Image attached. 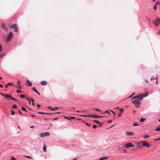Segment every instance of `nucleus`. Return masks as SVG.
I'll return each mask as SVG.
<instances>
[{
	"label": "nucleus",
	"mask_w": 160,
	"mask_h": 160,
	"mask_svg": "<svg viewBox=\"0 0 160 160\" xmlns=\"http://www.w3.org/2000/svg\"><path fill=\"white\" fill-rule=\"evenodd\" d=\"M148 93H145V95H143V94H141L139 95L136 96L134 97H133L132 98V99H135L138 98V99H139L140 100H142L143 98V97H145L148 96Z\"/></svg>",
	"instance_id": "nucleus-1"
},
{
	"label": "nucleus",
	"mask_w": 160,
	"mask_h": 160,
	"mask_svg": "<svg viewBox=\"0 0 160 160\" xmlns=\"http://www.w3.org/2000/svg\"><path fill=\"white\" fill-rule=\"evenodd\" d=\"M141 143H142V145L144 147H146L147 148H149L150 147V145L146 142L142 141L137 143V144L138 145H140Z\"/></svg>",
	"instance_id": "nucleus-2"
},
{
	"label": "nucleus",
	"mask_w": 160,
	"mask_h": 160,
	"mask_svg": "<svg viewBox=\"0 0 160 160\" xmlns=\"http://www.w3.org/2000/svg\"><path fill=\"white\" fill-rule=\"evenodd\" d=\"M141 100H140L139 99H138L132 101V102L135 105L136 107L138 108L140 105V102Z\"/></svg>",
	"instance_id": "nucleus-3"
},
{
	"label": "nucleus",
	"mask_w": 160,
	"mask_h": 160,
	"mask_svg": "<svg viewBox=\"0 0 160 160\" xmlns=\"http://www.w3.org/2000/svg\"><path fill=\"white\" fill-rule=\"evenodd\" d=\"M0 95L3 97H4L8 98V99H11L12 100H15L16 99L14 98H12V96L8 94H5L2 93H0Z\"/></svg>",
	"instance_id": "nucleus-4"
},
{
	"label": "nucleus",
	"mask_w": 160,
	"mask_h": 160,
	"mask_svg": "<svg viewBox=\"0 0 160 160\" xmlns=\"http://www.w3.org/2000/svg\"><path fill=\"white\" fill-rule=\"evenodd\" d=\"M12 32H10L8 35L7 36L6 39L7 42H8L10 41V40L12 37Z\"/></svg>",
	"instance_id": "nucleus-5"
},
{
	"label": "nucleus",
	"mask_w": 160,
	"mask_h": 160,
	"mask_svg": "<svg viewBox=\"0 0 160 160\" xmlns=\"http://www.w3.org/2000/svg\"><path fill=\"white\" fill-rule=\"evenodd\" d=\"M125 134L127 136H131L134 135V133L132 132L127 131L125 132Z\"/></svg>",
	"instance_id": "nucleus-6"
},
{
	"label": "nucleus",
	"mask_w": 160,
	"mask_h": 160,
	"mask_svg": "<svg viewBox=\"0 0 160 160\" xmlns=\"http://www.w3.org/2000/svg\"><path fill=\"white\" fill-rule=\"evenodd\" d=\"M50 133L49 132H43L40 134V135L41 137H44L46 136H49Z\"/></svg>",
	"instance_id": "nucleus-7"
},
{
	"label": "nucleus",
	"mask_w": 160,
	"mask_h": 160,
	"mask_svg": "<svg viewBox=\"0 0 160 160\" xmlns=\"http://www.w3.org/2000/svg\"><path fill=\"white\" fill-rule=\"evenodd\" d=\"M134 146L131 143H128L126 144L125 145V147L126 148H128L130 147H134Z\"/></svg>",
	"instance_id": "nucleus-8"
},
{
	"label": "nucleus",
	"mask_w": 160,
	"mask_h": 160,
	"mask_svg": "<svg viewBox=\"0 0 160 160\" xmlns=\"http://www.w3.org/2000/svg\"><path fill=\"white\" fill-rule=\"evenodd\" d=\"M91 117H92L93 118H103V116H97V115H91Z\"/></svg>",
	"instance_id": "nucleus-9"
},
{
	"label": "nucleus",
	"mask_w": 160,
	"mask_h": 160,
	"mask_svg": "<svg viewBox=\"0 0 160 160\" xmlns=\"http://www.w3.org/2000/svg\"><path fill=\"white\" fill-rule=\"evenodd\" d=\"M40 84L42 85L45 86L47 84V82L45 81H43L40 82Z\"/></svg>",
	"instance_id": "nucleus-10"
},
{
	"label": "nucleus",
	"mask_w": 160,
	"mask_h": 160,
	"mask_svg": "<svg viewBox=\"0 0 160 160\" xmlns=\"http://www.w3.org/2000/svg\"><path fill=\"white\" fill-rule=\"evenodd\" d=\"M26 83L28 84V85L29 86H32V83L30 82L29 80H27L26 81Z\"/></svg>",
	"instance_id": "nucleus-11"
},
{
	"label": "nucleus",
	"mask_w": 160,
	"mask_h": 160,
	"mask_svg": "<svg viewBox=\"0 0 160 160\" xmlns=\"http://www.w3.org/2000/svg\"><path fill=\"white\" fill-rule=\"evenodd\" d=\"M9 26L11 28H14L17 26V25L16 24H13L10 25Z\"/></svg>",
	"instance_id": "nucleus-12"
},
{
	"label": "nucleus",
	"mask_w": 160,
	"mask_h": 160,
	"mask_svg": "<svg viewBox=\"0 0 160 160\" xmlns=\"http://www.w3.org/2000/svg\"><path fill=\"white\" fill-rule=\"evenodd\" d=\"M80 116L82 117H86V118H90L91 117V115H80Z\"/></svg>",
	"instance_id": "nucleus-13"
},
{
	"label": "nucleus",
	"mask_w": 160,
	"mask_h": 160,
	"mask_svg": "<svg viewBox=\"0 0 160 160\" xmlns=\"http://www.w3.org/2000/svg\"><path fill=\"white\" fill-rule=\"evenodd\" d=\"M159 22H157L156 21V20L153 22V23L155 25V26L157 27L159 25Z\"/></svg>",
	"instance_id": "nucleus-14"
},
{
	"label": "nucleus",
	"mask_w": 160,
	"mask_h": 160,
	"mask_svg": "<svg viewBox=\"0 0 160 160\" xmlns=\"http://www.w3.org/2000/svg\"><path fill=\"white\" fill-rule=\"evenodd\" d=\"M43 151L46 152L47 151V146L45 145H44L43 147Z\"/></svg>",
	"instance_id": "nucleus-15"
},
{
	"label": "nucleus",
	"mask_w": 160,
	"mask_h": 160,
	"mask_svg": "<svg viewBox=\"0 0 160 160\" xmlns=\"http://www.w3.org/2000/svg\"><path fill=\"white\" fill-rule=\"evenodd\" d=\"M17 108V106L16 104H13L12 105V109L16 108Z\"/></svg>",
	"instance_id": "nucleus-16"
},
{
	"label": "nucleus",
	"mask_w": 160,
	"mask_h": 160,
	"mask_svg": "<svg viewBox=\"0 0 160 160\" xmlns=\"http://www.w3.org/2000/svg\"><path fill=\"white\" fill-rule=\"evenodd\" d=\"M32 90L35 92H37L38 91L35 88V87H33L32 88Z\"/></svg>",
	"instance_id": "nucleus-17"
},
{
	"label": "nucleus",
	"mask_w": 160,
	"mask_h": 160,
	"mask_svg": "<svg viewBox=\"0 0 160 160\" xmlns=\"http://www.w3.org/2000/svg\"><path fill=\"white\" fill-rule=\"evenodd\" d=\"M157 79V77H153L151 78V80H154V79Z\"/></svg>",
	"instance_id": "nucleus-18"
},
{
	"label": "nucleus",
	"mask_w": 160,
	"mask_h": 160,
	"mask_svg": "<svg viewBox=\"0 0 160 160\" xmlns=\"http://www.w3.org/2000/svg\"><path fill=\"white\" fill-rule=\"evenodd\" d=\"M93 121L94 122L96 123H97L98 124H100V123L98 121H97V120H94Z\"/></svg>",
	"instance_id": "nucleus-19"
},
{
	"label": "nucleus",
	"mask_w": 160,
	"mask_h": 160,
	"mask_svg": "<svg viewBox=\"0 0 160 160\" xmlns=\"http://www.w3.org/2000/svg\"><path fill=\"white\" fill-rule=\"evenodd\" d=\"M2 46L1 43H0V52H1L2 51Z\"/></svg>",
	"instance_id": "nucleus-20"
},
{
	"label": "nucleus",
	"mask_w": 160,
	"mask_h": 160,
	"mask_svg": "<svg viewBox=\"0 0 160 160\" xmlns=\"http://www.w3.org/2000/svg\"><path fill=\"white\" fill-rule=\"evenodd\" d=\"M14 29L15 32H17L18 31V28L17 26Z\"/></svg>",
	"instance_id": "nucleus-21"
},
{
	"label": "nucleus",
	"mask_w": 160,
	"mask_h": 160,
	"mask_svg": "<svg viewBox=\"0 0 160 160\" xmlns=\"http://www.w3.org/2000/svg\"><path fill=\"white\" fill-rule=\"evenodd\" d=\"M133 125L134 126H136L139 125L138 124L137 122H134L133 123Z\"/></svg>",
	"instance_id": "nucleus-22"
},
{
	"label": "nucleus",
	"mask_w": 160,
	"mask_h": 160,
	"mask_svg": "<svg viewBox=\"0 0 160 160\" xmlns=\"http://www.w3.org/2000/svg\"><path fill=\"white\" fill-rule=\"evenodd\" d=\"M15 112L14 111H13L12 110L11 111V115H13L15 114Z\"/></svg>",
	"instance_id": "nucleus-23"
},
{
	"label": "nucleus",
	"mask_w": 160,
	"mask_h": 160,
	"mask_svg": "<svg viewBox=\"0 0 160 160\" xmlns=\"http://www.w3.org/2000/svg\"><path fill=\"white\" fill-rule=\"evenodd\" d=\"M11 160H16V158H14L13 156H11Z\"/></svg>",
	"instance_id": "nucleus-24"
},
{
	"label": "nucleus",
	"mask_w": 160,
	"mask_h": 160,
	"mask_svg": "<svg viewBox=\"0 0 160 160\" xmlns=\"http://www.w3.org/2000/svg\"><path fill=\"white\" fill-rule=\"evenodd\" d=\"M20 97L21 98H23L25 97V96L24 95H20Z\"/></svg>",
	"instance_id": "nucleus-25"
},
{
	"label": "nucleus",
	"mask_w": 160,
	"mask_h": 160,
	"mask_svg": "<svg viewBox=\"0 0 160 160\" xmlns=\"http://www.w3.org/2000/svg\"><path fill=\"white\" fill-rule=\"evenodd\" d=\"M145 120V119H144L143 118H142L140 119V122H143Z\"/></svg>",
	"instance_id": "nucleus-26"
},
{
	"label": "nucleus",
	"mask_w": 160,
	"mask_h": 160,
	"mask_svg": "<svg viewBox=\"0 0 160 160\" xmlns=\"http://www.w3.org/2000/svg\"><path fill=\"white\" fill-rule=\"evenodd\" d=\"M22 109L23 111H25V112H27L26 109L23 107H22Z\"/></svg>",
	"instance_id": "nucleus-27"
},
{
	"label": "nucleus",
	"mask_w": 160,
	"mask_h": 160,
	"mask_svg": "<svg viewBox=\"0 0 160 160\" xmlns=\"http://www.w3.org/2000/svg\"><path fill=\"white\" fill-rule=\"evenodd\" d=\"M119 111L121 113H122L123 111V109H121L119 110Z\"/></svg>",
	"instance_id": "nucleus-28"
},
{
	"label": "nucleus",
	"mask_w": 160,
	"mask_h": 160,
	"mask_svg": "<svg viewBox=\"0 0 160 160\" xmlns=\"http://www.w3.org/2000/svg\"><path fill=\"white\" fill-rule=\"evenodd\" d=\"M149 137V135H145V136H144V138H148Z\"/></svg>",
	"instance_id": "nucleus-29"
},
{
	"label": "nucleus",
	"mask_w": 160,
	"mask_h": 160,
	"mask_svg": "<svg viewBox=\"0 0 160 160\" xmlns=\"http://www.w3.org/2000/svg\"><path fill=\"white\" fill-rule=\"evenodd\" d=\"M24 157L30 159H31L32 158L31 157L28 156H25Z\"/></svg>",
	"instance_id": "nucleus-30"
},
{
	"label": "nucleus",
	"mask_w": 160,
	"mask_h": 160,
	"mask_svg": "<svg viewBox=\"0 0 160 160\" xmlns=\"http://www.w3.org/2000/svg\"><path fill=\"white\" fill-rule=\"evenodd\" d=\"M156 131H160V127H159L158 128L156 129Z\"/></svg>",
	"instance_id": "nucleus-31"
},
{
	"label": "nucleus",
	"mask_w": 160,
	"mask_h": 160,
	"mask_svg": "<svg viewBox=\"0 0 160 160\" xmlns=\"http://www.w3.org/2000/svg\"><path fill=\"white\" fill-rule=\"evenodd\" d=\"M102 158H103V160L104 159H107L108 158V157H102Z\"/></svg>",
	"instance_id": "nucleus-32"
},
{
	"label": "nucleus",
	"mask_w": 160,
	"mask_h": 160,
	"mask_svg": "<svg viewBox=\"0 0 160 160\" xmlns=\"http://www.w3.org/2000/svg\"><path fill=\"white\" fill-rule=\"evenodd\" d=\"M123 152L124 153H127V151L125 149H124L123 150Z\"/></svg>",
	"instance_id": "nucleus-33"
},
{
	"label": "nucleus",
	"mask_w": 160,
	"mask_h": 160,
	"mask_svg": "<svg viewBox=\"0 0 160 160\" xmlns=\"http://www.w3.org/2000/svg\"><path fill=\"white\" fill-rule=\"evenodd\" d=\"M70 119V120H71V119H74L75 118V117H70L69 118Z\"/></svg>",
	"instance_id": "nucleus-34"
},
{
	"label": "nucleus",
	"mask_w": 160,
	"mask_h": 160,
	"mask_svg": "<svg viewBox=\"0 0 160 160\" xmlns=\"http://www.w3.org/2000/svg\"><path fill=\"white\" fill-rule=\"evenodd\" d=\"M17 92H18V93H21L22 92L21 91H20L18 90H17L16 91Z\"/></svg>",
	"instance_id": "nucleus-35"
},
{
	"label": "nucleus",
	"mask_w": 160,
	"mask_h": 160,
	"mask_svg": "<svg viewBox=\"0 0 160 160\" xmlns=\"http://www.w3.org/2000/svg\"><path fill=\"white\" fill-rule=\"evenodd\" d=\"M104 112L105 113H108L109 115H110V113L108 111H105Z\"/></svg>",
	"instance_id": "nucleus-36"
},
{
	"label": "nucleus",
	"mask_w": 160,
	"mask_h": 160,
	"mask_svg": "<svg viewBox=\"0 0 160 160\" xmlns=\"http://www.w3.org/2000/svg\"><path fill=\"white\" fill-rule=\"evenodd\" d=\"M156 21L157 22H160V18H158L156 19Z\"/></svg>",
	"instance_id": "nucleus-37"
},
{
	"label": "nucleus",
	"mask_w": 160,
	"mask_h": 160,
	"mask_svg": "<svg viewBox=\"0 0 160 160\" xmlns=\"http://www.w3.org/2000/svg\"><path fill=\"white\" fill-rule=\"evenodd\" d=\"M97 127V126L96 125H94L93 126V128H96Z\"/></svg>",
	"instance_id": "nucleus-38"
},
{
	"label": "nucleus",
	"mask_w": 160,
	"mask_h": 160,
	"mask_svg": "<svg viewBox=\"0 0 160 160\" xmlns=\"http://www.w3.org/2000/svg\"><path fill=\"white\" fill-rule=\"evenodd\" d=\"M157 5H155L154 7V9L155 10H157Z\"/></svg>",
	"instance_id": "nucleus-39"
},
{
	"label": "nucleus",
	"mask_w": 160,
	"mask_h": 160,
	"mask_svg": "<svg viewBox=\"0 0 160 160\" xmlns=\"http://www.w3.org/2000/svg\"><path fill=\"white\" fill-rule=\"evenodd\" d=\"M109 111H111L113 113H114V117H115V113L113 111H112V110H109Z\"/></svg>",
	"instance_id": "nucleus-40"
},
{
	"label": "nucleus",
	"mask_w": 160,
	"mask_h": 160,
	"mask_svg": "<svg viewBox=\"0 0 160 160\" xmlns=\"http://www.w3.org/2000/svg\"><path fill=\"white\" fill-rule=\"evenodd\" d=\"M17 83V84L18 85H19L20 83V80H18V81Z\"/></svg>",
	"instance_id": "nucleus-41"
},
{
	"label": "nucleus",
	"mask_w": 160,
	"mask_h": 160,
	"mask_svg": "<svg viewBox=\"0 0 160 160\" xmlns=\"http://www.w3.org/2000/svg\"><path fill=\"white\" fill-rule=\"evenodd\" d=\"M38 113L39 114H44V112H38Z\"/></svg>",
	"instance_id": "nucleus-42"
},
{
	"label": "nucleus",
	"mask_w": 160,
	"mask_h": 160,
	"mask_svg": "<svg viewBox=\"0 0 160 160\" xmlns=\"http://www.w3.org/2000/svg\"><path fill=\"white\" fill-rule=\"evenodd\" d=\"M44 114H46V115H52V113H44Z\"/></svg>",
	"instance_id": "nucleus-43"
},
{
	"label": "nucleus",
	"mask_w": 160,
	"mask_h": 160,
	"mask_svg": "<svg viewBox=\"0 0 160 160\" xmlns=\"http://www.w3.org/2000/svg\"><path fill=\"white\" fill-rule=\"evenodd\" d=\"M7 84L8 86H10L11 85H12V84L11 83H9Z\"/></svg>",
	"instance_id": "nucleus-44"
},
{
	"label": "nucleus",
	"mask_w": 160,
	"mask_h": 160,
	"mask_svg": "<svg viewBox=\"0 0 160 160\" xmlns=\"http://www.w3.org/2000/svg\"><path fill=\"white\" fill-rule=\"evenodd\" d=\"M64 118H65V119H68V120H70V118L67 117H65Z\"/></svg>",
	"instance_id": "nucleus-45"
},
{
	"label": "nucleus",
	"mask_w": 160,
	"mask_h": 160,
	"mask_svg": "<svg viewBox=\"0 0 160 160\" xmlns=\"http://www.w3.org/2000/svg\"><path fill=\"white\" fill-rule=\"evenodd\" d=\"M27 100H28V101H29V104H30L31 103V102H30V100L28 98H27Z\"/></svg>",
	"instance_id": "nucleus-46"
},
{
	"label": "nucleus",
	"mask_w": 160,
	"mask_h": 160,
	"mask_svg": "<svg viewBox=\"0 0 160 160\" xmlns=\"http://www.w3.org/2000/svg\"><path fill=\"white\" fill-rule=\"evenodd\" d=\"M85 124H86L88 126H90V125H89V124H88V123H85Z\"/></svg>",
	"instance_id": "nucleus-47"
},
{
	"label": "nucleus",
	"mask_w": 160,
	"mask_h": 160,
	"mask_svg": "<svg viewBox=\"0 0 160 160\" xmlns=\"http://www.w3.org/2000/svg\"><path fill=\"white\" fill-rule=\"evenodd\" d=\"M160 140V138H158V139H157L156 140V141H158V140Z\"/></svg>",
	"instance_id": "nucleus-48"
},
{
	"label": "nucleus",
	"mask_w": 160,
	"mask_h": 160,
	"mask_svg": "<svg viewBox=\"0 0 160 160\" xmlns=\"http://www.w3.org/2000/svg\"><path fill=\"white\" fill-rule=\"evenodd\" d=\"M19 113L20 114H22V112H21V111L20 110L19 111Z\"/></svg>",
	"instance_id": "nucleus-49"
},
{
	"label": "nucleus",
	"mask_w": 160,
	"mask_h": 160,
	"mask_svg": "<svg viewBox=\"0 0 160 160\" xmlns=\"http://www.w3.org/2000/svg\"><path fill=\"white\" fill-rule=\"evenodd\" d=\"M37 106L38 107H41V105L40 104H38L37 105Z\"/></svg>",
	"instance_id": "nucleus-50"
},
{
	"label": "nucleus",
	"mask_w": 160,
	"mask_h": 160,
	"mask_svg": "<svg viewBox=\"0 0 160 160\" xmlns=\"http://www.w3.org/2000/svg\"><path fill=\"white\" fill-rule=\"evenodd\" d=\"M95 109L98 111H100V110L98 108H95Z\"/></svg>",
	"instance_id": "nucleus-51"
},
{
	"label": "nucleus",
	"mask_w": 160,
	"mask_h": 160,
	"mask_svg": "<svg viewBox=\"0 0 160 160\" xmlns=\"http://www.w3.org/2000/svg\"><path fill=\"white\" fill-rule=\"evenodd\" d=\"M0 88H2L3 87V85L2 84L0 85Z\"/></svg>",
	"instance_id": "nucleus-52"
},
{
	"label": "nucleus",
	"mask_w": 160,
	"mask_h": 160,
	"mask_svg": "<svg viewBox=\"0 0 160 160\" xmlns=\"http://www.w3.org/2000/svg\"><path fill=\"white\" fill-rule=\"evenodd\" d=\"M31 116L33 117H35V116L33 114H32L31 115Z\"/></svg>",
	"instance_id": "nucleus-53"
},
{
	"label": "nucleus",
	"mask_w": 160,
	"mask_h": 160,
	"mask_svg": "<svg viewBox=\"0 0 160 160\" xmlns=\"http://www.w3.org/2000/svg\"><path fill=\"white\" fill-rule=\"evenodd\" d=\"M18 88H19L20 89H21V88H22V87L21 86H19V87H18Z\"/></svg>",
	"instance_id": "nucleus-54"
},
{
	"label": "nucleus",
	"mask_w": 160,
	"mask_h": 160,
	"mask_svg": "<svg viewBox=\"0 0 160 160\" xmlns=\"http://www.w3.org/2000/svg\"><path fill=\"white\" fill-rule=\"evenodd\" d=\"M112 122V121L111 120H110V121H109L108 122V123H110Z\"/></svg>",
	"instance_id": "nucleus-55"
},
{
	"label": "nucleus",
	"mask_w": 160,
	"mask_h": 160,
	"mask_svg": "<svg viewBox=\"0 0 160 160\" xmlns=\"http://www.w3.org/2000/svg\"><path fill=\"white\" fill-rule=\"evenodd\" d=\"M51 109L52 110H55V109L54 108H51Z\"/></svg>",
	"instance_id": "nucleus-56"
},
{
	"label": "nucleus",
	"mask_w": 160,
	"mask_h": 160,
	"mask_svg": "<svg viewBox=\"0 0 160 160\" xmlns=\"http://www.w3.org/2000/svg\"><path fill=\"white\" fill-rule=\"evenodd\" d=\"M118 116H119V117H121V114L119 113V114H118Z\"/></svg>",
	"instance_id": "nucleus-57"
},
{
	"label": "nucleus",
	"mask_w": 160,
	"mask_h": 160,
	"mask_svg": "<svg viewBox=\"0 0 160 160\" xmlns=\"http://www.w3.org/2000/svg\"><path fill=\"white\" fill-rule=\"evenodd\" d=\"M30 128H34V126H30Z\"/></svg>",
	"instance_id": "nucleus-58"
},
{
	"label": "nucleus",
	"mask_w": 160,
	"mask_h": 160,
	"mask_svg": "<svg viewBox=\"0 0 160 160\" xmlns=\"http://www.w3.org/2000/svg\"><path fill=\"white\" fill-rule=\"evenodd\" d=\"M31 101L32 102H34V100L32 99V98H31Z\"/></svg>",
	"instance_id": "nucleus-59"
},
{
	"label": "nucleus",
	"mask_w": 160,
	"mask_h": 160,
	"mask_svg": "<svg viewBox=\"0 0 160 160\" xmlns=\"http://www.w3.org/2000/svg\"><path fill=\"white\" fill-rule=\"evenodd\" d=\"M36 93H37L38 95H40V93L38 91Z\"/></svg>",
	"instance_id": "nucleus-60"
},
{
	"label": "nucleus",
	"mask_w": 160,
	"mask_h": 160,
	"mask_svg": "<svg viewBox=\"0 0 160 160\" xmlns=\"http://www.w3.org/2000/svg\"><path fill=\"white\" fill-rule=\"evenodd\" d=\"M119 107H116L115 108V109H119Z\"/></svg>",
	"instance_id": "nucleus-61"
},
{
	"label": "nucleus",
	"mask_w": 160,
	"mask_h": 160,
	"mask_svg": "<svg viewBox=\"0 0 160 160\" xmlns=\"http://www.w3.org/2000/svg\"><path fill=\"white\" fill-rule=\"evenodd\" d=\"M8 84L5 85V87H6V88H7L8 87Z\"/></svg>",
	"instance_id": "nucleus-62"
},
{
	"label": "nucleus",
	"mask_w": 160,
	"mask_h": 160,
	"mask_svg": "<svg viewBox=\"0 0 160 160\" xmlns=\"http://www.w3.org/2000/svg\"><path fill=\"white\" fill-rule=\"evenodd\" d=\"M57 119H58V118H54V120H57Z\"/></svg>",
	"instance_id": "nucleus-63"
},
{
	"label": "nucleus",
	"mask_w": 160,
	"mask_h": 160,
	"mask_svg": "<svg viewBox=\"0 0 160 160\" xmlns=\"http://www.w3.org/2000/svg\"><path fill=\"white\" fill-rule=\"evenodd\" d=\"M3 55V54H1L0 55V57H2Z\"/></svg>",
	"instance_id": "nucleus-64"
}]
</instances>
